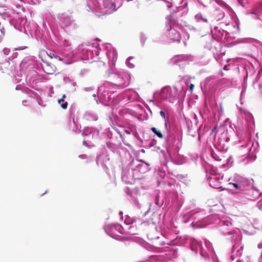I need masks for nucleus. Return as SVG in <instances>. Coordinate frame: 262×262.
<instances>
[{
  "label": "nucleus",
  "instance_id": "1",
  "mask_svg": "<svg viewBox=\"0 0 262 262\" xmlns=\"http://www.w3.org/2000/svg\"><path fill=\"white\" fill-rule=\"evenodd\" d=\"M111 82L113 84L120 88L127 86L129 84L130 76L127 73L112 74L110 76Z\"/></svg>",
  "mask_w": 262,
  "mask_h": 262
},
{
  "label": "nucleus",
  "instance_id": "7",
  "mask_svg": "<svg viewBox=\"0 0 262 262\" xmlns=\"http://www.w3.org/2000/svg\"><path fill=\"white\" fill-rule=\"evenodd\" d=\"M58 103L60 104V106L62 108L66 109L68 106V102L64 101L63 99H60L58 100Z\"/></svg>",
  "mask_w": 262,
  "mask_h": 262
},
{
  "label": "nucleus",
  "instance_id": "15",
  "mask_svg": "<svg viewBox=\"0 0 262 262\" xmlns=\"http://www.w3.org/2000/svg\"><path fill=\"white\" fill-rule=\"evenodd\" d=\"M216 128H217L216 127H214L212 130V133L214 132L216 130Z\"/></svg>",
  "mask_w": 262,
  "mask_h": 262
},
{
  "label": "nucleus",
  "instance_id": "13",
  "mask_svg": "<svg viewBox=\"0 0 262 262\" xmlns=\"http://www.w3.org/2000/svg\"><path fill=\"white\" fill-rule=\"evenodd\" d=\"M53 56H54V58H58V59H59V60H62V59L60 57H59L58 56L56 55H55L54 54H53Z\"/></svg>",
  "mask_w": 262,
  "mask_h": 262
},
{
  "label": "nucleus",
  "instance_id": "14",
  "mask_svg": "<svg viewBox=\"0 0 262 262\" xmlns=\"http://www.w3.org/2000/svg\"><path fill=\"white\" fill-rule=\"evenodd\" d=\"M239 2L242 5L244 6L243 3V0H238Z\"/></svg>",
  "mask_w": 262,
  "mask_h": 262
},
{
  "label": "nucleus",
  "instance_id": "18",
  "mask_svg": "<svg viewBox=\"0 0 262 262\" xmlns=\"http://www.w3.org/2000/svg\"><path fill=\"white\" fill-rule=\"evenodd\" d=\"M48 55L51 58H52L53 57H54V56H53V55H52L51 54H50V55Z\"/></svg>",
  "mask_w": 262,
  "mask_h": 262
},
{
  "label": "nucleus",
  "instance_id": "4",
  "mask_svg": "<svg viewBox=\"0 0 262 262\" xmlns=\"http://www.w3.org/2000/svg\"><path fill=\"white\" fill-rule=\"evenodd\" d=\"M171 88L169 86H166L161 90V95L162 97L165 98H168L170 97Z\"/></svg>",
  "mask_w": 262,
  "mask_h": 262
},
{
  "label": "nucleus",
  "instance_id": "22",
  "mask_svg": "<svg viewBox=\"0 0 262 262\" xmlns=\"http://www.w3.org/2000/svg\"><path fill=\"white\" fill-rule=\"evenodd\" d=\"M165 127L167 126V123L166 122L165 123Z\"/></svg>",
  "mask_w": 262,
  "mask_h": 262
},
{
  "label": "nucleus",
  "instance_id": "8",
  "mask_svg": "<svg viewBox=\"0 0 262 262\" xmlns=\"http://www.w3.org/2000/svg\"><path fill=\"white\" fill-rule=\"evenodd\" d=\"M0 33V42H1L3 40V37L5 35V33L2 30H1Z\"/></svg>",
  "mask_w": 262,
  "mask_h": 262
},
{
  "label": "nucleus",
  "instance_id": "12",
  "mask_svg": "<svg viewBox=\"0 0 262 262\" xmlns=\"http://www.w3.org/2000/svg\"><path fill=\"white\" fill-rule=\"evenodd\" d=\"M194 87V85L193 84H191L189 86V90L191 92H192L193 90V88Z\"/></svg>",
  "mask_w": 262,
  "mask_h": 262
},
{
  "label": "nucleus",
  "instance_id": "6",
  "mask_svg": "<svg viewBox=\"0 0 262 262\" xmlns=\"http://www.w3.org/2000/svg\"><path fill=\"white\" fill-rule=\"evenodd\" d=\"M151 130L155 134L160 138H163V136L161 132L158 130L156 127H152L151 128Z\"/></svg>",
  "mask_w": 262,
  "mask_h": 262
},
{
  "label": "nucleus",
  "instance_id": "3",
  "mask_svg": "<svg viewBox=\"0 0 262 262\" xmlns=\"http://www.w3.org/2000/svg\"><path fill=\"white\" fill-rule=\"evenodd\" d=\"M42 68L43 71L48 74H53L56 70V67L54 65L47 62H43Z\"/></svg>",
  "mask_w": 262,
  "mask_h": 262
},
{
  "label": "nucleus",
  "instance_id": "23",
  "mask_svg": "<svg viewBox=\"0 0 262 262\" xmlns=\"http://www.w3.org/2000/svg\"><path fill=\"white\" fill-rule=\"evenodd\" d=\"M131 58H132L131 57H129V58H128L127 60H129Z\"/></svg>",
  "mask_w": 262,
  "mask_h": 262
},
{
  "label": "nucleus",
  "instance_id": "21",
  "mask_svg": "<svg viewBox=\"0 0 262 262\" xmlns=\"http://www.w3.org/2000/svg\"><path fill=\"white\" fill-rule=\"evenodd\" d=\"M258 7H259V8H261V5H258Z\"/></svg>",
  "mask_w": 262,
  "mask_h": 262
},
{
  "label": "nucleus",
  "instance_id": "2",
  "mask_svg": "<svg viewBox=\"0 0 262 262\" xmlns=\"http://www.w3.org/2000/svg\"><path fill=\"white\" fill-rule=\"evenodd\" d=\"M123 229L122 226L119 224L107 226L105 227V230L108 234L114 237L116 234V231L119 233H122Z\"/></svg>",
  "mask_w": 262,
  "mask_h": 262
},
{
  "label": "nucleus",
  "instance_id": "17",
  "mask_svg": "<svg viewBox=\"0 0 262 262\" xmlns=\"http://www.w3.org/2000/svg\"><path fill=\"white\" fill-rule=\"evenodd\" d=\"M258 248H262V243L258 245Z\"/></svg>",
  "mask_w": 262,
  "mask_h": 262
},
{
  "label": "nucleus",
  "instance_id": "16",
  "mask_svg": "<svg viewBox=\"0 0 262 262\" xmlns=\"http://www.w3.org/2000/svg\"><path fill=\"white\" fill-rule=\"evenodd\" d=\"M66 97V95H63L62 98L61 99H63L64 100L65 98Z\"/></svg>",
  "mask_w": 262,
  "mask_h": 262
},
{
  "label": "nucleus",
  "instance_id": "9",
  "mask_svg": "<svg viewBox=\"0 0 262 262\" xmlns=\"http://www.w3.org/2000/svg\"><path fill=\"white\" fill-rule=\"evenodd\" d=\"M229 184L233 185V186L236 189H241V187L236 183H230Z\"/></svg>",
  "mask_w": 262,
  "mask_h": 262
},
{
  "label": "nucleus",
  "instance_id": "10",
  "mask_svg": "<svg viewBox=\"0 0 262 262\" xmlns=\"http://www.w3.org/2000/svg\"><path fill=\"white\" fill-rule=\"evenodd\" d=\"M257 206L259 209L262 210V201H259L257 203Z\"/></svg>",
  "mask_w": 262,
  "mask_h": 262
},
{
  "label": "nucleus",
  "instance_id": "24",
  "mask_svg": "<svg viewBox=\"0 0 262 262\" xmlns=\"http://www.w3.org/2000/svg\"><path fill=\"white\" fill-rule=\"evenodd\" d=\"M126 133H127V134H129V133L128 132L126 131Z\"/></svg>",
  "mask_w": 262,
  "mask_h": 262
},
{
  "label": "nucleus",
  "instance_id": "19",
  "mask_svg": "<svg viewBox=\"0 0 262 262\" xmlns=\"http://www.w3.org/2000/svg\"><path fill=\"white\" fill-rule=\"evenodd\" d=\"M64 44L66 46H68V44L67 43V41L65 40V43H64Z\"/></svg>",
  "mask_w": 262,
  "mask_h": 262
},
{
  "label": "nucleus",
  "instance_id": "5",
  "mask_svg": "<svg viewBox=\"0 0 262 262\" xmlns=\"http://www.w3.org/2000/svg\"><path fill=\"white\" fill-rule=\"evenodd\" d=\"M171 34V38L174 41H178L179 42L180 41L181 39V37L180 34L176 31H172L170 33Z\"/></svg>",
  "mask_w": 262,
  "mask_h": 262
},
{
  "label": "nucleus",
  "instance_id": "11",
  "mask_svg": "<svg viewBox=\"0 0 262 262\" xmlns=\"http://www.w3.org/2000/svg\"><path fill=\"white\" fill-rule=\"evenodd\" d=\"M160 114L164 119H165V114L163 111H160Z\"/></svg>",
  "mask_w": 262,
  "mask_h": 262
},
{
  "label": "nucleus",
  "instance_id": "20",
  "mask_svg": "<svg viewBox=\"0 0 262 262\" xmlns=\"http://www.w3.org/2000/svg\"><path fill=\"white\" fill-rule=\"evenodd\" d=\"M24 49V48H22V49ZM16 50H21V49H19H19H18V48H16Z\"/></svg>",
  "mask_w": 262,
  "mask_h": 262
}]
</instances>
